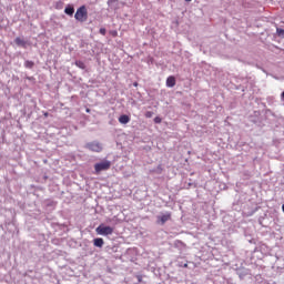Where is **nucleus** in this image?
<instances>
[{"instance_id":"1","label":"nucleus","mask_w":284,"mask_h":284,"mask_svg":"<svg viewBox=\"0 0 284 284\" xmlns=\"http://www.w3.org/2000/svg\"><path fill=\"white\" fill-rule=\"evenodd\" d=\"M97 234H99L100 236H110L112 234H114V227L112 226H105L103 224H100L97 229H95Z\"/></svg>"},{"instance_id":"2","label":"nucleus","mask_w":284,"mask_h":284,"mask_svg":"<svg viewBox=\"0 0 284 284\" xmlns=\"http://www.w3.org/2000/svg\"><path fill=\"white\" fill-rule=\"evenodd\" d=\"M74 18L77 21H80V23L88 21V9H85V6H82L77 10Z\"/></svg>"},{"instance_id":"3","label":"nucleus","mask_w":284,"mask_h":284,"mask_svg":"<svg viewBox=\"0 0 284 284\" xmlns=\"http://www.w3.org/2000/svg\"><path fill=\"white\" fill-rule=\"evenodd\" d=\"M112 168V162L105 160L100 163L94 164L95 174H100V172H105Z\"/></svg>"},{"instance_id":"4","label":"nucleus","mask_w":284,"mask_h":284,"mask_svg":"<svg viewBox=\"0 0 284 284\" xmlns=\"http://www.w3.org/2000/svg\"><path fill=\"white\" fill-rule=\"evenodd\" d=\"M85 148L91 152H103V146L97 141L88 143Z\"/></svg>"},{"instance_id":"5","label":"nucleus","mask_w":284,"mask_h":284,"mask_svg":"<svg viewBox=\"0 0 284 284\" xmlns=\"http://www.w3.org/2000/svg\"><path fill=\"white\" fill-rule=\"evenodd\" d=\"M168 221H172V213L171 212H166V213L158 216V224L159 225H165V223H168Z\"/></svg>"},{"instance_id":"6","label":"nucleus","mask_w":284,"mask_h":284,"mask_svg":"<svg viewBox=\"0 0 284 284\" xmlns=\"http://www.w3.org/2000/svg\"><path fill=\"white\" fill-rule=\"evenodd\" d=\"M174 85H176V78L171 75L166 79V88H174Z\"/></svg>"},{"instance_id":"7","label":"nucleus","mask_w":284,"mask_h":284,"mask_svg":"<svg viewBox=\"0 0 284 284\" xmlns=\"http://www.w3.org/2000/svg\"><path fill=\"white\" fill-rule=\"evenodd\" d=\"M103 244H104V241L101 237H97V239L93 240V245L95 247H103Z\"/></svg>"},{"instance_id":"8","label":"nucleus","mask_w":284,"mask_h":284,"mask_svg":"<svg viewBox=\"0 0 284 284\" xmlns=\"http://www.w3.org/2000/svg\"><path fill=\"white\" fill-rule=\"evenodd\" d=\"M129 121H130L129 115L123 114V115H120L119 118V123H121L122 125L128 124Z\"/></svg>"},{"instance_id":"9","label":"nucleus","mask_w":284,"mask_h":284,"mask_svg":"<svg viewBox=\"0 0 284 284\" xmlns=\"http://www.w3.org/2000/svg\"><path fill=\"white\" fill-rule=\"evenodd\" d=\"M14 43L19 45V48H26V40L21 38H16Z\"/></svg>"},{"instance_id":"10","label":"nucleus","mask_w":284,"mask_h":284,"mask_svg":"<svg viewBox=\"0 0 284 284\" xmlns=\"http://www.w3.org/2000/svg\"><path fill=\"white\" fill-rule=\"evenodd\" d=\"M75 65H77V68H80V70H85V68H87L85 62H83L81 60H77Z\"/></svg>"},{"instance_id":"11","label":"nucleus","mask_w":284,"mask_h":284,"mask_svg":"<svg viewBox=\"0 0 284 284\" xmlns=\"http://www.w3.org/2000/svg\"><path fill=\"white\" fill-rule=\"evenodd\" d=\"M65 14H69L70 17H72L74 14V7H67L64 9Z\"/></svg>"},{"instance_id":"12","label":"nucleus","mask_w":284,"mask_h":284,"mask_svg":"<svg viewBox=\"0 0 284 284\" xmlns=\"http://www.w3.org/2000/svg\"><path fill=\"white\" fill-rule=\"evenodd\" d=\"M144 116H145L146 119H152V116H154V112L148 111V112L144 114Z\"/></svg>"},{"instance_id":"13","label":"nucleus","mask_w":284,"mask_h":284,"mask_svg":"<svg viewBox=\"0 0 284 284\" xmlns=\"http://www.w3.org/2000/svg\"><path fill=\"white\" fill-rule=\"evenodd\" d=\"M276 32H277L278 37H284V29L277 28Z\"/></svg>"},{"instance_id":"14","label":"nucleus","mask_w":284,"mask_h":284,"mask_svg":"<svg viewBox=\"0 0 284 284\" xmlns=\"http://www.w3.org/2000/svg\"><path fill=\"white\" fill-rule=\"evenodd\" d=\"M100 34H102V37H105V34H106L105 28H101L100 29Z\"/></svg>"},{"instance_id":"15","label":"nucleus","mask_w":284,"mask_h":284,"mask_svg":"<svg viewBox=\"0 0 284 284\" xmlns=\"http://www.w3.org/2000/svg\"><path fill=\"white\" fill-rule=\"evenodd\" d=\"M163 120L160 116L154 118V123H161Z\"/></svg>"},{"instance_id":"16","label":"nucleus","mask_w":284,"mask_h":284,"mask_svg":"<svg viewBox=\"0 0 284 284\" xmlns=\"http://www.w3.org/2000/svg\"><path fill=\"white\" fill-rule=\"evenodd\" d=\"M111 34H112V37H118V36H119V32H116V31H111Z\"/></svg>"},{"instance_id":"17","label":"nucleus","mask_w":284,"mask_h":284,"mask_svg":"<svg viewBox=\"0 0 284 284\" xmlns=\"http://www.w3.org/2000/svg\"><path fill=\"white\" fill-rule=\"evenodd\" d=\"M32 65H34V63H32V62H27V68H32Z\"/></svg>"},{"instance_id":"18","label":"nucleus","mask_w":284,"mask_h":284,"mask_svg":"<svg viewBox=\"0 0 284 284\" xmlns=\"http://www.w3.org/2000/svg\"><path fill=\"white\" fill-rule=\"evenodd\" d=\"M282 99H284V91L282 92Z\"/></svg>"},{"instance_id":"19","label":"nucleus","mask_w":284,"mask_h":284,"mask_svg":"<svg viewBox=\"0 0 284 284\" xmlns=\"http://www.w3.org/2000/svg\"><path fill=\"white\" fill-rule=\"evenodd\" d=\"M136 85H139V83L135 82V83H134V87L136 88Z\"/></svg>"},{"instance_id":"20","label":"nucleus","mask_w":284,"mask_h":284,"mask_svg":"<svg viewBox=\"0 0 284 284\" xmlns=\"http://www.w3.org/2000/svg\"><path fill=\"white\" fill-rule=\"evenodd\" d=\"M87 112H90V109H87Z\"/></svg>"},{"instance_id":"21","label":"nucleus","mask_w":284,"mask_h":284,"mask_svg":"<svg viewBox=\"0 0 284 284\" xmlns=\"http://www.w3.org/2000/svg\"><path fill=\"white\" fill-rule=\"evenodd\" d=\"M185 1L190 2V1H192V0H185Z\"/></svg>"},{"instance_id":"22","label":"nucleus","mask_w":284,"mask_h":284,"mask_svg":"<svg viewBox=\"0 0 284 284\" xmlns=\"http://www.w3.org/2000/svg\"><path fill=\"white\" fill-rule=\"evenodd\" d=\"M139 281L141 282V277H139Z\"/></svg>"}]
</instances>
